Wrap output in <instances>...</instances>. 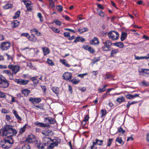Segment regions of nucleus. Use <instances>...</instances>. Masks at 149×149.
<instances>
[{"label": "nucleus", "mask_w": 149, "mask_h": 149, "mask_svg": "<svg viewBox=\"0 0 149 149\" xmlns=\"http://www.w3.org/2000/svg\"><path fill=\"white\" fill-rule=\"evenodd\" d=\"M3 136H12L15 135L17 131L13 128L12 126L9 125H5L1 128Z\"/></svg>", "instance_id": "1"}, {"label": "nucleus", "mask_w": 149, "mask_h": 149, "mask_svg": "<svg viewBox=\"0 0 149 149\" xmlns=\"http://www.w3.org/2000/svg\"><path fill=\"white\" fill-rule=\"evenodd\" d=\"M112 45V43L110 40L104 39H102V49L103 51H107L110 50V47Z\"/></svg>", "instance_id": "2"}, {"label": "nucleus", "mask_w": 149, "mask_h": 149, "mask_svg": "<svg viewBox=\"0 0 149 149\" xmlns=\"http://www.w3.org/2000/svg\"><path fill=\"white\" fill-rule=\"evenodd\" d=\"M11 136H7V139L6 138H4L3 141L4 143L1 144V146L3 148L8 149L11 147V144L13 143V139Z\"/></svg>", "instance_id": "3"}, {"label": "nucleus", "mask_w": 149, "mask_h": 149, "mask_svg": "<svg viewBox=\"0 0 149 149\" xmlns=\"http://www.w3.org/2000/svg\"><path fill=\"white\" fill-rule=\"evenodd\" d=\"M11 43L9 42H3L0 45V49L2 51L8 50L10 47Z\"/></svg>", "instance_id": "4"}, {"label": "nucleus", "mask_w": 149, "mask_h": 149, "mask_svg": "<svg viewBox=\"0 0 149 149\" xmlns=\"http://www.w3.org/2000/svg\"><path fill=\"white\" fill-rule=\"evenodd\" d=\"M108 35L109 38L112 40H117L119 36L118 32L114 31L109 32L108 33Z\"/></svg>", "instance_id": "5"}, {"label": "nucleus", "mask_w": 149, "mask_h": 149, "mask_svg": "<svg viewBox=\"0 0 149 149\" xmlns=\"http://www.w3.org/2000/svg\"><path fill=\"white\" fill-rule=\"evenodd\" d=\"M8 68L12 71V75L16 74L20 70V67L17 65H14L10 64L8 66Z\"/></svg>", "instance_id": "6"}, {"label": "nucleus", "mask_w": 149, "mask_h": 149, "mask_svg": "<svg viewBox=\"0 0 149 149\" xmlns=\"http://www.w3.org/2000/svg\"><path fill=\"white\" fill-rule=\"evenodd\" d=\"M9 85V83L6 78L0 81V87L2 88H7Z\"/></svg>", "instance_id": "7"}, {"label": "nucleus", "mask_w": 149, "mask_h": 149, "mask_svg": "<svg viewBox=\"0 0 149 149\" xmlns=\"http://www.w3.org/2000/svg\"><path fill=\"white\" fill-rule=\"evenodd\" d=\"M14 81L20 85H26L29 82V80L19 79H15L14 80Z\"/></svg>", "instance_id": "8"}, {"label": "nucleus", "mask_w": 149, "mask_h": 149, "mask_svg": "<svg viewBox=\"0 0 149 149\" xmlns=\"http://www.w3.org/2000/svg\"><path fill=\"white\" fill-rule=\"evenodd\" d=\"M63 79L67 80H69L70 81L72 77V75L71 73L66 72L63 74Z\"/></svg>", "instance_id": "9"}, {"label": "nucleus", "mask_w": 149, "mask_h": 149, "mask_svg": "<svg viewBox=\"0 0 149 149\" xmlns=\"http://www.w3.org/2000/svg\"><path fill=\"white\" fill-rule=\"evenodd\" d=\"M35 140V137L33 134L29 135L26 138L25 141L29 143L33 142Z\"/></svg>", "instance_id": "10"}, {"label": "nucleus", "mask_w": 149, "mask_h": 149, "mask_svg": "<svg viewBox=\"0 0 149 149\" xmlns=\"http://www.w3.org/2000/svg\"><path fill=\"white\" fill-rule=\"evenodd\" d=\"M34 124L37 126H38L40 127H50V125L49 124H47L38 122H35L34 123Z\"/></svg>", "instance_id": "11"}, {"label": "nucleus", "mask_w": 149, "mask_h": 149, "mask_svg": "<svg viewBox=\"0 0 149 149\" xmlns=\"http://www.w3.org/2000/svg\"><path fill=\"white\" fill-rule=\"evenodd\" d=\"M30 93V91L27 89H24L22 90V94L25 96H27Z\"/></svg>", "instance_id": "12"}, {"label": "nucleus", "mask_w": 149, "mask_h": 149, "mask_svg": "<svg viewBox=\"0 0 149 149\" xmlns=\"http://www.w3.org/2000/svg\"><path fill=\"white\" fill-rule=\"evenodd\" d=\"M42 49L44 55L46 56L49 53L50 50L47 47H43L42 48Z\"/></svg>", "instance_id": "13"}, {"label": "nucleus", "mask_w": 149, "mask_h": 149, "mask_svg": "<svg viewBox=\"0 0 149 149\" xmlns=\"http://www.w3.org/2000/svg\"><path fill=\"white\" fill-rule=\"evenodd\" d=\"M90 43L91 45L98 44L99 41L98 38L97 37H94L90 41Z\"/></svg>", "instance_id": "14"}, {"label": "nucleus", "mask_w": 149, "mask_h": 149, "mask_svg": "<svg viewBox=\"0 0 149 149\" xmlns=\"http://www.w3.org/2000/svg\"><path fill=\"white\" fill-rule=\"evenodd\" d=\"M13 113L14 115L16 118H17L18 121H21L22 120V118L19 116L17 111L13 109Z\"/></svg>", "instance_id": "15"}, {"label": "nucleus", "mask_w": 149, "mask_h": 149, "mask_svg": "<svg viewBox=\"0 0 149 149\" xmlns=\"http://www.w3.org/2000/svg\"><path fill=\"white\" fill-rule=\"evenodd\" d=\"M127 34L125 32H123L122 33L120 40L121 41H124L127 37Z\"/></svg>", "instance_id": "16"}, {"label": "nucleus", "mask_w": 149, "mask_h": 149, "mask_svg": "<svg viewBox=\"0 0 149 149\" xmlns=\"http://www.w3.org/2000/svg\"><path fill=\"white\" fill-rule=\"evenodd\" d=\"M29 39L33 42H35L37 40V38L33 34H31V36H29L28 37Z\"/></svg>", "instance_id": "17"}, {"label": "nucleus", "mask_w": 149, "mask_h": 149, "mask_svg": "<svg viewBox=\"0 0 149 149\" xmlns=\"http://www.w3.org/2000/svg\"><path fill=\"white\" fill-rule=\"evenodd\" d=\"M19 24V21L17 20L14 21L11 23V26L13 28L16 27L18 26Z\"/></svg>", "instance_id": "18"}, {"label": "nucleus", "mask_w": 149, "mask_h": 149, "mask_svg": "<svg viewBox=\"0 0 149 149\" xmlns=\"http://www.w3.org/2000/svg\"><path fill=\"white\" fill-rule=\"evenodd\" d=\"M113 44L114 45L120 48H122L124 47V45L123 43L121 42L114 43Z\"/></svg>", "instance_id": "19"}, {"label": "nucleus", "mask_w": 149, "mask_h": 149, "mask_svg": "<svg viewBox=\"0 0 149 149\" xmlns=\"http://www.w3.org/2000/svg\"><path fill=\"white\" fill-rule=\"evenodd\" d=\"M53 142L51 143L50 145H49V148H52L55 146H57L58 145V143L55 140V141L53 140Z\"/></svg>", "instance_id": "20"}, {"label": "nucleus", "mask_w": 149, "mask_h": 149, "mask_svg": "<svg viewBox=\"0 0 149 149\" xmlns=\"http://www.w3.org/2000/svg\"><path fill=\"white\" fill-rule=\"evenodd\" d=\"M52 90L54 93L56 94L57 96L58 95L59 91V88L57 87H52Z\"/></svg>", "instance_id": "21"}, {"label": "nucleus", "mask_w": 149, "mask_h": 149, "mask_svg": "<svg viewBox=\"0 0 149 149\" xmlns=\"http://www.w3.org/2000/svg\"><path fill=\"white\" fill-rule=\"evenodd\" d=\"M37 77H31L30 78V80L33 82L34 84H37L39 82V81L37 79Z\"/></svg>", "instance_id": "22"}, {"label": "nucleus", "mask_w": 149, "mask_h": 149, "mask_svg": "<svg viewBox=\"0 0 149 149\" xmlns=\"http://www.w3.org/2000/svg\"><path fill=\"white\" fill-rule=\"evenodd\" d=\"M118 52H119V51L117 49L112 50L111 53L110 57H113L114 55Z\"/></svg>", "instance_id": "23"}, {"label": "nucleus", "mask_w": 149, "mask_h": 149, "mask_svg": "<svg viewBox=\"0 0 149 149\" xmlns=\"http://www.w3.org/2000/svg\"><path fill=\"white\" fill-rule=\"evenodd\" d=\"M52 132V130H45L44 131H42V133L43 134L47 136L49 135V134H51Z\"/></svg>", "instance_id": "24"}, {"label": "nucleus", "mask_w": 149, "mask_h": 149, "mask_svg": "<svg viewBox=\"0 0 149 149\" xmlns=\"http://www.w3.org/2000/svg\"><path fill=\"white\" fill-rule=\"evenodd\" d=\"M125 98L123 96H121L120 97H118L116 101L119 103H121L125 101Z\"/></svg>", "instance_id": "25"}, {"label": "nucleus", "mask_w": 149, "mask_h": 149, "mask_svg": "<svg viewBox=\"0 0 149 149\" xmlns=\"http://www.w3.org/2000/svg\"><path fill=\"white\" fill-rule=\"evenodd\" d=\"M31 31L33 32H35L36 34L38 36H41V33L39 32L37 30L35 29H33L31 30Z\"/></svg>", "instance_id": "26"}, {"label": "nucleus", "mask_w": 149, "mask_h": 149, "mask_svg": "<svg viewBox=\"0 0 149 149\" xmlns=\"http://www.w3.org/2000/svg\"><path fill=\"white\" fill-rule=\"evenodd\" d=\"M88 31V29L86 28H83L81 29H79L78 31L80 32V33H82L84 32L87 31Z\"/></svg>", "instance_id": "27"}, {"label": "nucleus", "mask_w": 149, "mask_h": 149, "mask_svg": "<svg viewBox=\"0 0 149 149\" xmlns=\"http://www.w3.org/2000/svg\"><path fill=\"white\" fill-rule=\"evenodd\" d=\"M23 2L26 6V7H27L28 6H30L31 4V2L29 1H23Z\"/></svg>", "instance_id": "28"}, {"label": "nucleus", "mask_w": 149, "mask_h": 149, "mask_svg": "<svg viewBox=\"0 0 149 149\" xmlns=\"http://www.w3.org/2000/svg\"><path fill=\"white\" fill-rule=\"evenodd\" d=\"M116 141V142H118L120 144H123L124 143V142L122 140V138L121 137H117Z\"/></svg>", "instance_id": "29"}, {"label": "nucleus", "mask_w": 149, "mask_h": 149, "mask_svg": "<svg viewBox=\"0 0 149 149\" xmlns=\"http://www.w3.org/2000/svg\"><path fill=\"white\" fill-rule=\"evenodd\" d=\"M13 5L11 4H7L6 5L3 7V8L5 9H7L12 7Z\"/></svg>", "instance_id": "30"}, {"label": "nucleus", "mask_w": 149, "mask_h": 149, "mask_svg": "<svg viewBox=\"0 0 149 149\" xmlns=\"http://www.w3.org/2000/svg\"><path fill=\"white\" fill-rule=\"evenodd\" d=\"M61 62L66 67H70V65L65 60H60Z\"/></svg>", "instance_id": "31"}, {"label": "nucleus", "mask_w": 149, "mask_h": 149, "mask_svg": "<svg viewBox=\"0 0 149 149\" xmlns=\"http://www.w3.org/2000/svg\"><path fill=\"white\" fill-rule=\"evenodd\" d=\"M20 12V11H18L16 12L14 16H13V18L14 19H16L19 17Z\"/></svg>", "instance_id": "32"}, {"label": "nucleus", "mask_w": 149, "mask_h": 149, "mask_svg": "<svg viewBox=\"0 0 149 149\" xmlns=\"http://www.w3.org/2000/svg\"><path fill=\"white\" fill-rule=\"evenodd\" d=\"M70 82H71L73 84H76L79 82V81L75 79H71L70 80Z\"/></svg>", "instance_id": "33"}, {"label": "nucleus", "mask_w": 149, "mask_h": 149, "mask_svg": "<svg viewBox=\"0 0 149 149\" xmlns=\"http://www.w3.org/2000/svg\"><path fill=\"white\" fill-rule=\"evenodd\" d=\"M47 62L50 65L53 66L54 65V64L52 61L49 58L47 59Z\"/></svg>", "instance_id": "34"}, {"label": "nucleus", "mask_w": 149, "mask_h": 149, "mask_svg": "<svg viewBox=\"0 0 149 149\" xmlns=\"http://www.w3.org/2000/svg\"><path fill=\"white\" fill-rule=\"evenodd\" d=\"M27 125H25L24 126L22 127L20 129V131H19V133L20 134H22L23 132H24L25 130V127Z\"/></svg>", "instance_id": "35"}, {"label": "nucleus", "mask_w": 149, "mask_h": 149, "mask_svg": "<svg viewBox=\"0 0 149 149\" xmlns=\"http://www.w3.org/2000/svg\"><path fill=\"white\" fill-rule=\"evenodd\" d=\"M6 55L7 56V59L8 60H10L11 61H13V58L11 56L7 53L6 54Z\"/></svg>", "instance_id": "36"}, {"label": "nucleus", "mask_w": 149, "mask_h": 149, "mask_svg": "<svg viewBox=\"0 0 149 149\" xmlns=\"http://www.w3.org/2000/svg\"><path fill=\"white\" fill-rule=\"evenodd\" d=\"M37 16L40 19V21L41 22H43V19L42 16V14L41 13H39L38 14Z\"/></svg>", "instance_id": "37"}, {"label": "nucleus", "mask_w": 149, "mask_h": 149, "mask_svg": "<svg viewBox=\"0 0 149 149\" xmlns=\"http://www.w3.org/2000/svg\"><path fill=\"white\" fill-rule=\"evenodd\" d=\"M102 115L101 117H104L107 113L106 110L105 109H102L101 110Z\"/></svg>", "instance_id": "38"}, {"label": "nucleus", "mask_w": 149, "mask_h": 149, "mask_svg": "<svg viewBox=\"0 0 149 149\" xmlns=\"http://www.w3.org/2000/svg\"><path fill=\"white\" fill-rule=\"evenodd\" d=\"M30 146L28 144H26L22 147V149H30Z\"/></svg>", "instance_id": "39"}, {"label": "nucleus", "mask_w": 149, "mask_h": 149, "mask_svg": "<svg viewBox=\"0 0 149 149\" xmlns=\"http://www.w3.org/2000/svg\"><path fill=\"white\" fill-rule=\"evenodd\" d=\"M49 5L51 7L53 8L55 6V5L54 3L53 0H49Z\"/></svg>", "instance_id": "40"}, {"label": "nucleus", "mask_w": 149, "mask_h": 149, "mask_svg": "<svg viewBox=\"0 0 149 149\" xmlns=\"http://www.w3.org/2000/svg\"><path fill=\"white\" fill-rule=\"evenodd\" d=\"M113 139H109L108 141V143H107V146H110L112 143Z\"/></svg>", "instance_id": "41"}, {"label": "nucleus", "mask_w": 149, "mask_h": 149, "mask_svg": "<svg viewBox=\"0 0 149 149\" xmlns=\"http://www.w3.org/2000/svg\"><path fill=\"white\" fill-rule=\"evenodd\" d=\"M56 8L58 11L59 12H61L63 10V6L61 5L57 6Z\"/></svg>", "instance_id": "42"}, {"label": "nucleus", "mask_w": 149, "mask_h": 149, "mask_svg": "<svg viewBox=\"0 0 149 149\" xmlns=\"http://www.w3.org/2000/svg\"><path fill=\"white\" fill-rule=\"evenodd\" d=\"M6 119L8 121L10 122H12V120H11V117L10 116L6 115Z\"/></svg>", "instance_id": "43"}, {"label": "nucleus", "mask_w": 149, "mask_h": 149, "mask_svg": "<svg viewBox=\"0 0 149 149\" xmlns=\"http://www.w3.org/2000/svg\"><path fill=\"white\" fill-rule=\"evenodd\" d=\"M6 96L5 94L1 92L0 90V98H6Z\"/></svg>", "instance_id": "44"}, {"label": "nucleus", "mask_w": 149, "mask_h": 149, "mask_svg": "<svg viewBox=\"0 0 149 149\" xmlns=\"http://www.w3.org/2000/svg\"><path fill=\"white\" fill-rule=\"evenodd\" d=\"M49 123L50 124H54L56 122V120L53 118L50 117Z\"/></svg>", "instance_id": "45"}, {"label": "nucleus", "mask_w": 149, "mask_h": 149, "mask_svg": "<svg viewBox=\"0 0 149 149\" xmlns=\"http://www.w3.org/2000/svg\"><path fill=\"white\" fill-rule=\"evenodd\" d=\"M98 13L100 16L102 17H104L105 16V14L101 10H100L98 12Z\"/></svg>", "instance_id": "46"}, {"label": "nucleus", "mask_w": 149, "mask_h": 149, "mask_svg": "<svg viewBox=\"0 0 149 149\" xmlns=\"http://www.w3.org/2000/svg\"><path fill=\"white\" fill-rule=\"evenodd\" d=\"M3 72L4 73L7 74L9 76L12 75V73H11V72L10 70H5Z\"/></svg>", "instance_id": "47"}, {"label": "nucleus", "mask_w": 149, "mask_h": 149, "mask_svg": "<svg viewBox=\"0 0 149 149\" xmlns=\"http://www.w3.org/2000/svg\"><path fill=\"white\" fill-rule=\"evenodd\" d=\"M118 131L121 134H124L125 132V130L121 127H120L118 129Z\"/></svg>", "instance_id": "48"}, {"label": "nucleus", "mask_w": 149, "mask_h": 149, "mask_svg": "<svg viewBox=\"0 0 149 149\" xmlns=\"http://www.w3.org/2000/svg\"><path fill=\"white\" fill-rule=\"evenodd\" d=\"M50 117H48L47 118H46L44 119V122L47 123H49L50 121Z\"/></svg>", "instance_id": "49"}, {"label": "nucleus", "mask_w": 149, "mask_h": 149, "mask_svg": "<svg viewBox=\"0 0 149 149\" xmlns=\"http://www.w3.org/2000/svg\"><path fill=\"white\" fill-rule=\"evenodd\" d=\"M52 29L53 31L55 33H59L60 32V31L59 30L56 28L53 27Z\"/></svg>", "instance_id": "50"}, {"label": "nucleus", "mask_w": 149, "mask_h": 149, "mask_svg": "<svg viewBox=\"0 0 149 149\" xmlns=\"http://www.w3.org/2000/svg\"><path fill=\"white\" fill-rule=\"evenodd\" d=\"M142 72L146 74H149V69H144L142 70Z\"/></svg>", "instance_id": "51"}, {"label": "nucleus", "mask_w": 149, "mask_h": 149, "mask_svg": "<svg viewBox=\"0 0 149 149\" xmlns=\"http://www.w3.org/2000/svg\"><path fill=\"white\" fill-rule=\"evenodd\" d=\"M97 144L99 145L102 146L103 145V140H99L97 139Z\"/></svg>", "instance_id": "52"}, {"label": "nucleus", "mask_w": 149, "mask_h": 149, "mask_svg": "<svg viewBox=\"0 0 149 149\" xmlns=\"http://www.w3.org/2000/svg\"><path fill=\"white\" fill-rule=\"evenodd\" d=\"M106 76V77L105 78V79H107L108 78H112L113 77V75H111L110 74H106L105 75Z\"/></svg>", "instance_id": "53"}, {"label": "nucleus", "mask_w": 149, "mask_h": 149, "mask_svg": "<svg viewBox=\"0 0 149 149\" xmlns=\"http://www.w3.org/2000/svg\"><path fill=\"white\" fill-rule=\"evenodd\" d=\"M21 36L26 37L28 38L29 36V34L28 33H22L21 34Z\"/></svg>", "instance_id": "54"}, {"label": "nucleus", "mask_w": 149, "mask_h": 149, "mask_svg": "<svg viewBox=\"0 0 149 149\" xmlns=\"http://www.w3.org/2000/svg\"><path fill=\"white\" fill-rule=\"evenodd\" d=\"M64 36L65 37L68 38L70 36V33L68 32H65L64 33Z\"/></svg>", "instance_id": "55"}, {"label": "nucleus", "mask_w": 149, "mask_h": 149, "mask_svg": "<svg viewBox=\"0 0 149 149\" xmlns=\"http://www.w3.org/2000/svg\"><path fill=\"white\" fill-rule=\"evenodd\" d=\"M29 101L31 102L33 104H35V98H33V97H30L29 100Z\"/></svg>", "instance_id": "56"}, {"label": "nucleus", "mask_w": 149, "mask_h": 149, "mask_svg": "<svg viewBox=\"0 0 149 149\" xmlns=\"http://www.w3.org/2000/svg\"><path fill=\"white\" fill-rule=\"evenodd\" d=\"M40 86L44 93H45L47 90V88L46 86Z\"/></svg>", "instance_id": "57"}, {"label": "nucleus", "mask_w": 149, "mask_h": 149, "mask_svg": "<svg viewBox=\"0 0 149 149\" xmlns=\"http://www.w3.org/2000/svg\"><path fill=\"white\" fill-rule=\"evenodd\" d=\"M54 22L56 24L59 26L61 24V22L58 20H56V21H54Z\"/></svg>", "instance_id": "58"}, {"label": "nucleus", "mask_w": 149, "mask_h": 149, "mask_svg": "<svg viewBox=\"0 0 149 149\" xmlns=\"http://www.w3.org/2000/svg\"><path fill=\"white\" fill-rule=\"evenodd\" d=\"M126 97L127 99H133L132 95L131 94H128L126 95Z\"/></svg>", "instance_id": "59"}, {"label": "nucleus", "mask_w": 149, "mask_h": 149, "mask_svg": "<svg viewBox=\"0 0 149 149\" xmlns=\"http://www.w3.org/2000/svg\"><path fill=\"white\" fill-rule=\"evenodd\" d=\"M35 104L38 103L41 101V99L40 98H35Z\"/></svg>", "instance_id": "60"}, {"label": "nucleus", "mask_w": 149, "mask_h": 149, "mask_svg": "<svg viewBox=\"0 0 149 149\" xmlns=\"http://www.w3.org/2000/svg\"><path fill=\"white\" fill-rule=\"evenodd\" d=\"M88 51L91 53L92 54L94 53L95 52L94 50L93 49V48H92L91 47L90 48V49H89Z\"/></svg>", "instance_id": "61"}, {"label": "nucleus", "mask_w": 149, "mask_h": 149, "mask_svg": "<svg viewBox=\"0 0 149 149\" xmlns=\"http://www.w3.org/2000/svg\"><path fill=\"white\" fill-rule=\"evenodd\" d=\"M65 30H66V31H69L71 32H72V33H75V31H74V30H72V29H69V28H66V29H65Z\"/></svg>", "instance_id": "62"}, {"label": "nucleus", "mask_w": 149, "mask_h": 149, "mask_svg": "<svg viewBox=\"0 0 149 149\" xmlns=\"http://www.w3.org/2000/svg\"><path fill=\"white\" fill-rule=\"evenodd\" d=\"M80 37L79 36H78L74 40V42L75 43H76L80 41Z\"/></svg>", "instance_id": "63"}, {"label": "nucleus", "mask_w": 149, "mask_h": 149, "mask_svg": "<svg viewBox=\"0 0 149 149\" xmlns=\"http://www.w3.org/2000/svg\"><path fill=\"white\" fill-rule=\"evenodd\" d=\"M142 83L143 85L145 86H149V83H146L145 81H143L142 82Z\"/></svg>", "instance_id": "64"}]
</instances>
